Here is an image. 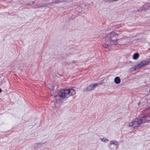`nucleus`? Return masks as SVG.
I'll list each match as a JSON object with an SVG mask.
<instances>
[{"instance_id": "nucleus-1", "label": "nucleus", "mask_w": 150, "mask_h": 150, "mask_svg": "<svg viewBox=\"0 0 150 150\" xmlns=\"http://www.w3.org/2000/svg\"><path fill=\"white\" fill-rule=\"evenodd\" d=\"M148 109L143 111L138 118L135 119L130 123L129 126L135 128L139 127L140 125L144 122H147L150 121V115H149Z\"/></svg>"}, {"instance_id": "nucleus-2", "label": "nucleus", "mask_w": 150, "mask_h": 150, "mask_svg": "<svg viewBox=\"0 0 150 150\" xmlns=\"http://www.w3.org/2000/svg\"><path fill=\"white\" fill-rule=\"evenodd\" d=\"M75 94V90L72 88L68 89H62L58 93V95L54 97L57 101H61L62 100L67 98Z\"/></svg>"}, {"instance_id": "nucleus-3", "label": "nucleus", "mask_w": 150, "mask_h": 150, "mask_svg": "<svg viewBox=\"0 0 150 150\" xmlns=\"http://www.w3.org/2000/svg\"><path fill=\"white\" fill-rule=\"evenodd\" d=\"M117 35L115 32H112L109 36L106 37L105 43L103 44V47L105 48H109L113 45H116L117 43Z\"/></svg>"}, {"instance_id": "nucleus-4", "label": "nucleus", "mask_w": 150, "mask_h": 150, "mask_svg": "<svg viewBox=\"0 0 150 150\" xmlns=\"http://www.w3.org/2000/svg\"><path fill=\"white\" fill-rule=\"evenodd\" d=\"M150 64V59L149 60H143L139 64H137L134 70L139 69L145 67L146 65Z\"/></svg>"}, {"instance_id": "nucleus-5", "label": "nucleus", "mask_w": 150, "mask_h": 150, "mask_svg": "<svg viewBox=\"0 0 150 150\" xmlns=\"http://www.w3.org/2000/svg\"><path fill=\"white\" fill-rule=\"evenodd\" d=\"M98 85V84L96 83L91 84L87 87L86 89L84 90V91L88 92L91 91L93 90Z\"/></svg>"}, {"instance_id": "nucleus-6", "label": "nucleus", "mask_w": 150, "mask_h": 150, "mask_svg": "<svg viewBox=\"0 0 150 150\" xmlns=\"http://www.w3.org/2000/svg\"><path fill=\"white\" fill-rule=\"evenodd\" d=\"M149 7L148 6H146L145 5L143 6L140 7L137 10L138 12H142L143 11L149 9Z\"/></svg>"}, {"instance_id": "nucleus-7", "label": "nucleus", "mask_w": 150, "mask_h": 150, "mask_svg": "<svg viewBox=\"0 0 150 150\" xmlns=\"http://www.w3.org/2000/svg\"><path fill=\"white\" fill-rule=\"evenodd\" d=\"M114 81L117 84L119 83L120 82V78L119 77H116L114 79Z\"/></svg>"}, {"instance_id": "nucleus-8", "label": "nucleus", "mask_w": 150, "mask_h": 150, "mask_svg": "<svg viewBox=\"0 0 150 150\" xmlns=\"http://www.w3.org/2000/svg\"><path fill=\"white\" fill-rule=\"evenodd\" d=\"M110 142V146H111L112 144L117 145L118 144V142L115 140L111 141Z\"/></svg>"}, {"instance_id": "nucleus-9", "label": "nucleus", "mask_w": 150, "mask_h": 150, "mask_svg": "<svg viewBox=\"0 0 150 150\" xmlns=\"http://www.w3.org/2000/svg\"><path fill=\"white\" fill-rule=\"evenodd\" d=\"M139 57V54L138 53H135L133 55V58L134 59H137Z\"/></svg>"}, {"instance_id": "nucleus-10", "label": "nucleus", "mask_w": 150, "mask_h": 150, "mask_svg": "<svg viewBox=\"0 0 150 150\" xmlns=\"http://www.w3.org/2000/svg\"><path fill=\"white\" fill-rule=\"evenodd\" d=\"M100 140L102 141L105 142V143L108 142L109 141L108 139L105 138H101L100 139Z\"/></svg>"}, {"instance_id": "nucleus-11", "label": "nucleus", "mask_w": 150, "mask_h": 150, "mask_svg": "<svg viewBox=\"0 0 150 150\" xmlns=\"http://www.w3.org/2000/svg\"><path fill=\"white\" fill-rule=\"evenodd\" d=\"M64 2L63 1L61 0H57L54 1V3L55 4H58L59 3Z\"/></svg>"}, {"instance_id": "nucleus-12", "label": "nucleus", "mask_w": 150, "mask_h": 150, "mask_svg": "<svg viewBox=\"0 0 150 150\" xmlns=\"http://www.w3.org/2000/svg\"><path fill=\"white\" fill-rule=\"evenodd\" d=\"M36 144H37L38 145H40V143H37Z\"/></svg>"}, {"instance_id": "nucleus-13", "label": "nucleus", "mask_w": 150, "mask_h": 150, "mask_svg": "<svg viewBox=\"0 0 150 150\" xmlns=\"http://www.w3.org/2000/svg\"><path fill=\"white\" fill-rule=\"evenodd\" d=\"M1 91H2V90L0 88V93L1 92Z\"/></svg>"}, {"instance_id": "nucleus-14", "label": "nucleus", "mask_w": 150, "mask_h": 150, "mask_svg": "<svg viewBox=\"0 0 150 150\" xmlns=\"http://www.w3.org/2000/svg\"><path fill=\"white\" fill-rule=\"evenodd\" d=\"M53 3H53V2H51V3L50 4H53Z\"/></svg>"}, {"instance_id": "nucleus-15", "label": "nucleus", "mask_w": 150, "mask_h": 150, "mask_svg": "<svg viewBox=\"0 0 150 150\" xmlns=\"http://www.w3.org/2000/svg\"><path fill=\"white\" fill-rule=\"evenodd\" d=\"M34 3V1H32V4H33Z\"/></svg>"}, {"instance_id": "nucleus-16", "label": "nucleus", "mask_w": 150, "mask_h": 150, "mask_svg": "<svg viewBox=\"0 0 150 150\" xmlns=\"http://www.w3.org/2000/svg\"><path fill=\"white\" fill-rule=\"evenodd\" d=\"M43 7V6H39L40 7Z\"/></svg>"}, {"instance_id": "nucleus-17", "label": "nucleus", "mask_w": 150, "mask_h": 150, "mask_svg": "<svg viewBox=\"0 0 150 150\" xmlns=\"http://www.w3.org/2000/svg\"><path fill=\"white\" fill-rule=\"evenodd\" d=\"M52 87H53L52 89H53V88L54 86H52Z\"/></svg>"}, {"instance_id": "nucleus-18", "label": "nucleus", "mask_w": 150, "mask_h": 150, "mask_svg": "<svg viewBox=\"0 0 150 150\" xmlns=\"http://www.w3.org/2000/svg\"><path fill=\"white\" fill-rule=\"evenodd\" d=\"M149 93H150V90H149Z\"/></svg>"}]
</instances>
